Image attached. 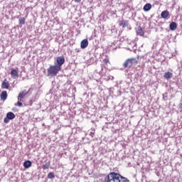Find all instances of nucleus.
<instances>
[{
  "instance_id": "1",
  "label": "nucleus",
  "mask_w": 182,
  "mask_h": 182,
  "mask_svg": "<svg viewBox=\"0 0 182 182\" xmlns=\"http://www.w3.org/2000/svg\"><path fill=\"white\" fill-rule=\"evenodd\" d=\"M104 182H130V181L119 173L111 172L105 176Z\"/></svg>"
},
{
  "instance_id": "2",
  "label": "nucleus",
  "mask_w": 182,
  "mask_h": 182,
  "mask_svg": "<svg viewBox=\"0 0 182 182\" xmlns=\"http://www.w3.org/2000/svg\"><path fill=\"white\" fill-rule=\"evenodd\" d=\"M62 70V68L56 65H51L47 69V76L55 77L56 76L59 72Z\"/></svg>"
},
{
  "instance_id": "3",
  "label": "nucleus",
  "mask_w": 182,
  "mask_h": 182,
  "mask_svg": "<svg viewBox=\"0 0 182 182\" xmlns=\"http://www.w3.org/2000/svg\"><path fill=\"white\" fill-rule=\"evenodd\" d=\"M137 63H139V59L136 60V58H128L123 63V66L125 68H132L133 65H137Z\"/></svg>"
},
{
  "instance_id": "4",
  "label": "nucleus",
  "mask_w": 182,
  "mask_h": 182,
  "mask_svg": "<svg viewBox=\"0 0 182 182\" xmlns=\"http://www.w3.org/2000/svg\"><path fill=\"white\" fill-rule=\"evenodd\" d=\"M15 119V114L12 112H9L6 114V117H4V123H9V120H14Z\"/></svg>"
},
{
  "instance_id": "5",
  "label": "nucleus",
  "mask_w": 182,
  "mask_h": 182,
  "mask_svg": "<svg viewBox=\"0 0 182 182\" xmlns=\"http://www.w3.org/2000/svg\"><path fill=\"white\" fill-rule=\"evenodd\" d=\"M56 62L58 65H55L56 66H58L62 69V65L65 63V58L63 56L58 57L56 59Z\"/></svg>"
},
{
  "instance_id": "6",
  "label": "nucleus",
  "mask_w": 182,
  "mask_h": 182,
  "mask_svg": "<svg viewBox=\"0 0 182 182\" xmlns=\"http://www.w3.org/2000/svg\"><path fill=\"white\" fill-rule=\"evenodd\" d=\"M88 45H89V41H87V39H84L80 43V48L82 49H85V48H87Z\"/></svg>"
},
{
  "instance_id": "7",
  "label": "nucleus",
  "mask_w": 182,
  "mask_h": 182,
  "mask_svg": "<svg viewBox=\"0 0 182 182\" xmlns=\"http://www.w3.org/2000/svg\"><path fill=\"white\" fill-rule=\"evenodd\" d=\"M161 16L164 19H167V18L170 17V12H168V11H167V10H165V11L161 12Z\"/></svg>"
},
{
  "instance_id": "8",
  "label": "nucleus",
  "mask_w": 182,
  "mask_h": 182,
  "mask_svg": "<svg viewBox=\"0 0 182 182\" xmlns=\"http://www.w3.org/2000/svg\"><path fill=\"white\" fill-rule=\"evenodd\" d=\"M2 89H9V81L5 79L1 84Z\"/></svg>"
},
{
  "instance_id": "9",
  "label": "nucleus",
  "mask_w": 182,
  "mask_h": 182,
  "mask_svg": "<svg viewBox=\"0 0 182 182\" xmlns=\"http://www.w3.org/2000/svg\"><path fill=\"white\" fill-rule=\"evenodd\" d=\"M0 98L1 100H3L4 102H5L6 99H8V93L6 92V91H3L1 93Z\"/></svg>"
},
{
  "instance_id": "10",
  "label": "nucleus",
  "mask_w": 182,
  "mask_h": 182,
  "mask_svg": "<svg viewBox=\"0 0 182 182\" xmlns=\"http://www.w3.org/2000/svg\"><path fill=\"white\" fill-rule=\"evenodd\" d=\"M18 75H19V73L18 72L17 70H16V69L11 70V77L15 79V77H18Z\"/></svg>"
},
{
  "instance_id": "11",
  "label": "nucleus",
  "mask_w": 182,
  "mask_h": 182,
  "mask_svg": "<svg viewBox=\"0 0 182 182\" xmlns=\"http://www.w3.org/2000/svg\"><path fill=\"white\" fill-rule=\"evenodd\" d=\"M119 26L122 28H126V26H129V21L127 20H122L119 21Z\"/></svg>"
},
{
  "instance_id": "12",
  "label": "nucleus",
  "mask_w": 182,
  "mask_h": 182,
  "mask_svg": "<svg viewBox=\"0 0 182 182\" xmlns=\"http://www.w3.org/2000/svg\"><path fill=\"white\" fill-rule=\"evenodd\" d=\"M151 9V4L150 3H147L144 6L143 10L145 12H149Z\"/></svg>"
},
{
  "instance_id": "13",
  "label": "nucleus",
  "mask_w": 182,
  "mask_h": 182,
  "mask_svg": "<svg viewBox=\"0 0 182 182\" xmlns=\"http://www.w3.org/2000/svg\"><path fill=\"white\" fill-rule=\"evenodd\" d=\"M18 102L15 104V106H18V107H22L23 105L22 102H23V98H20L19 97H17Z\"/></svg>"
},
{
  "instance_id": "14",
  "label": "nucleus",
  "mask_w": 182,
  "mask_h": 182,
  "mask_svg": "<svg viewBox=\"0 0 182 182\" xmlns=\"http://www.w3.org/2000/svg\"><path fill=\"white\" fill-rule=\"evenodd\" d=\"M164 79H171V77H173V73H171V72L168 71L166 72L164 74Z\"/></svg>"
},
{
  "instance_id": "15",
  "label": "nucleus",
  "mask_w": 182,
  "mask_h": 182,
  "mask_svg": "<svg viewBox=\"0 0 182 182\" xmlns=\"http://www.w3.org/2000/svg\"><path fill=\"white\" fill-rule=\"evenodd\" d=\"M169 28L171 31H176L177 29V23L176 22H172L169 25Z\"/></svg>"
},
{
  "instance_id": "16",
  "label": "nucleus",
  "mask_w": 182,
  "mask_h": 182,
  "mask_svg": "<svg viewBox=\"0 0 182 182\" xmlns=\"http://www.w3.org/2000/svg\"><path fill=\"white\" fill-rule=\"evenodd\" d=\"M32 166V162L31 161H26L23 163L24 168H29V167Z\"/></svg>"
},
{
  "instance_id": "17",
  "label": "nucleus",
  "mask_w": 182,
  "mask_h": 182,
  "mask_svg": "<svg viewBox=\"0 0 182 182\" xmlns=\"http://www.w3.org/2000/svg\"><path fill=\"white\" fill-rule=\"evenodd\" d=\"M136 33H137V35H139V36H144V31H143L141 27H139V28L136 29Z\"/></svg>"
},
{
  "instance_id": "18",
  "label": "nucleus",
  "mask_w": 182,
  "mask_h": 182,
  "mask_svg": "<svg viewBox=\"0 0 182 182\" xmlns=\"http://www.w3.org/2000/svg\"><path fill=\"white\" fill-rule=\"evenodd\" d=\"M26 95H28V92H26V90H23L18 94V97H20L21 99H25V96H26Z\"/></svg>"
},
{
  "instance_id": "19",
  "label": "nucleus",
  "mask_w": 182,
  "mask_h": 182,
  "mask_svg": "<svg viewBox=\"0 0 182 182\" xmlns=\"http://www.w3.org/2000/svg\"><path fill=\"white\" fill-rule=\"evenodd\" d=\"M50 167V162H47L43 166V170H48Z\"/></svg>"
},
{
  "instance_id": "20",
  "label": "nucleus",
  "mask_w": 182,
  "mask_h": 182,
  "mask_svg": "<svg viewBox=\"0 0 182 182\" xmlns=\"http://www.w3.org/2000/svg\"><path fill=\"white\" fill-rule=\"evenodd\" d=\"M26 21V19H25V18L22 17V18H19L18 22H19L20 25H25Z\"/></svg>"
},
{
  "instance_id": "21",
  "label": "nucleus",
  "mask_w": 182,
  "mask_h": 182,
  "mask_svg": "<svg viewBox=\"0 0 182 182\" xmlns=\"http://www.w3.org/2000/svg\"><path fill=\"white\" fill-rule=\"evenodd\" d=\"M48 178H55V173H53V172H50L48 174Z\"/></svg>"
},
{
  "instance_id": "22",
  "label": "nucleus",
  "mask_w": 182,
  "mask_h": 182,
  "mask_svg": "<svg viewBox=\"0 0 182 182\" xmlns=\"http://www.w3.org/2000/svg\"><path fill=\"white\" fill-rule=\"evenodd\" d=\"M103 62H104V63H105V65H107V63H109V58H105L104 60H103Z\"/></svg>"
},
{
  "instance_id": "23",
  "label": "nucleus",
  "mask_w": 182,
  "mask_h": 182,
  "mask_svg": "<svg viewBox=\"0 0 182 182\" xmlns=\"http://www.w3.org/2000/svg\"><path fill=\"white\" fill-rule=\"evenodd\" d=\"M82 0H75V2H76V4H80Z\"/></svg>"
}]
</instances>
